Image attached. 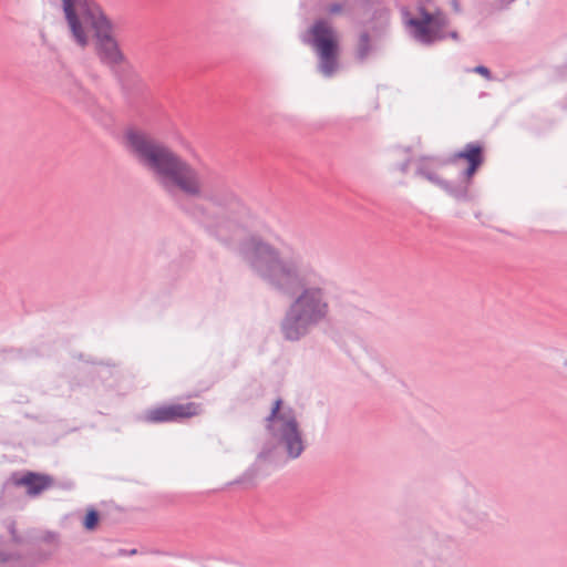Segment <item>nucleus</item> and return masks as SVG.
<instances>
[{"label":"nucleus","instance_id":"obj_9","mask_svg":"<svg viewBox=\"0 0 567 567\" xmlns=\"http://www.w3.org/2000/svg\"><path fill=\"white\" fill-rule=\"evenodd\" d=\"M461 159L466 161L468 164L465 169V178L470 181L483 163V147L478 143L467 144L464 150L454 153L451 157L452 163Z\"/></svg>","mask_w":567,"mask_h":567},{"label":"nucleus","instance_id":"obj_13","mask_svg":"<svg viewBox=\"0 0 567 567\" xmlns=\"http://www.w3.org/2000/svg\"><path fill=\"white\" fill-rule=\"evenodd\" d=\"M474 72L483 75L486 79H491V72L487 68L480 65L473 69Z\"/></svg>","mask_w":567,"mask_h":567},{"label":"nucleus","instance_id":"obj_1","mask_svg":"<svg viewBox=\"0 0 567 567\" xmlns=\"http://www.w3.org/2000/svg\"><path fill=\"white\" fill-rule=\"evenodd\" d=\"M125 147L136 157L166 192H182L199 197L206 190L200 172L146 133L130 128L124 134Z\"/></svg>","mask_w":567,"mask_h":567},{"label":"nucleus","instance_id":"obj_5","mask_svg":"<svg viewBox=\"0 0 567 567\" xmlns=\"http://www.w3.org/2000/svg\"><path fill=\"white\" fill-rule=\"evenodd\" d=\"M282 401L276 400L267 417L268 429L277 443L285 449L290 458H297L305 450L299 423L291 409H282Z\"/></svg>","mask_w":567,"mask_h":567},{"label":"nucleus","instance_id":"obj_15","mask_svg":"<svg viewBox=\"0 0 567 567\" xmlns=\"http://www.w3.org/2000/svg\"><path fill=\"white\" fill-rule=\"evenodd\" d=\"M565 365L567 367V360L565 361Z\"/></svg>","mask_w":567,"mask_h":567},{"label":"nucleus","instance_id":"obj_4","mask_svg":"<svg viewBox=\"0 0 567 567\" xmlns=\"http://www.w3.org/2000/svg\"><path fill=\"white\" fill-rule=\"evenodd\" d=\"M328 311L323 291L317 287L302 290L290 306L284 320L282 331L288 340H297L303 336L308 327L322 319Z\"/></svg>","mask_w":567,"mask_h":567},{"label":"nucleus","instance_id":"obj_10","mask_svg":"<svg viewBox=\"0 0 567 567\" xmlns=\"http://www.w3.org/2000/svg\"><path fill=\"white\" fill-rule=\"evenodd\" d=\"M16 483L17 485L27 487V493L30 496H37L43 491L51 487L53 484V480L51 476L45 474L29 472L21 478H19Z\"/></svg>","mask_w":567,"mask_h":567},{"label":"nucleus","instance_id":"obj_7","mask_svg":"<svg viewBox=\"0 0 567 567\" xmlns=\"http://www.w3.org/2000/svg\"><path fill=\"white\" fill-rule=\"evenodd\" d=\"M202 405L197 402L163 404L147 410L143 416L148 423L181 422L199 415Z\"/></svg>","mask_w":567,"mask_h":567},{"label":"nucleus","instance_id":"obj_8","mask_svg":"<svg viewBox=\"0 0 567 567\" xmlns=\"http://www.w3.org/2000/svg\"><path fill=\"white\" fill-rule=\"evenodd\" d=\"M408 24L413 28L414 37L424 43H431L441 38L446 21L440 16L423 12L420 19H409Z\"/></svg>","mask_w":567,"mask_h":567},{"label":"nucleus","instance_id":"obj_11","mask_svg":"<svg viewBox=\"0 0 567 567\" xmlns=\"http://www.w3.org/2000/svg\"><path fill=\"white\" fill-rule=\"evenodd\" d=\"M419 174L421 176L425 177L426 179H429L431 183H434L437 186L442 187L443 189H445L446 192H449L451 195H453L454 197H456L458 199L466 197V194H467V188L466 187H464L462 190H456V192L452 190L450 188V186L447 185V183L442 181L435 174V172L432 171V169L420 168Z\"/></svg>","mask_w":567,"mask_h":567},{"label":"nucleus","instance_id":"obj_2","mask_svg":"<svg viewBox=\"0 0 567 567\" xmlns=\"http://www.w3.org/2000/svg\"><path fill=\"white\" fill-rule=\"evenodd\" d=\"M63 12L73 42L81 49L91 43L107 64L124 62V54L114 34L112 21L93 0H62Z\"/></svg>","mask_w":567,"mask_h":567},{"label":"nucleus","instance_id":"obj_3","mask_svg":"<svg viewBox=\"0 0 567 567\" xmlns=\"http://www.w3.org/2000/svg\"><path fill=\"white\" fill-rule=\"evenodd\" d=\"M239 254L261 278L282 291H290L301 284L299 260L281 257L276 248L258 236L243 241Z\"/></svg>","mask_w":567,"mask_h":567},{"label":"nucleus","instance_id":"obj_12","mask_svg":"<svg viewBox=\"0 0 567 567\" xmlns=\"http://www.w3.org/2000/svg\"><path fill=\"white\" fill-rule=\"evenodd\" d=\"M99 522H100L99 513L93 508L87 509L85 517L83 519L84 528L86 530H94L97 527Z\"/></svg>","mask_w":567,"mask_h":567},{"label":"nucleus","instance_id":"obj_14","mask_svg":"<svg viewBox=\"0 0 567 567\" xmlns=\"http://www.w3.org/2000/svg\"><path fill=\"white\" fill-rule=\"evenodd\" d=\"M328 13L330 14H338L342 11V6L339 3L330 4L327 9Z\"/></svg>","mask_w":567,"mask_h":567},{"label":"nucleus","instance_id":"obj_6","mask_svg":"<svg viewBox=\"0 0 567 567\" xmlns=\"http://www.w3.org/2000/svg\"><path fill=\"white\" fill-rule=\"evenodd\" d=\"M311 45L319 63L318 69L324 76H332L339 68V37L334 29L324 20H317L309 29Z\"/></svg>","mask_w":567,"mask_h":567}]
</instances>
